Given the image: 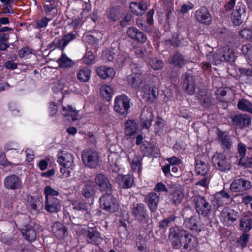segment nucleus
<instances>
[{"mask_svg": "<svg viewBox=\"0 0 252 252\" xmlns=\"http://www.w3.org/2000/svg\"><path fill=\"white\" fill-rule=\"evenodd\" d=\"M63 37L61 39H55L53 43L57 45V47L61 51V55L60 58L57 60V63L59 64V67H63Z\"/></svg>", "mask_w": 252, "mask_h": 252, "instance_id": "obj_48", "label": "nucleus"}, {"mask_svg": "<svg viewBox=\"0 0 252 252\" xmlns=\"http://www.w3.org/2000/svg\"><path fill=\"white\" fill-rule=\"evenodd\" d=\"M101 95L107 100H110L114 93L113 88L107 84L101 85L99 89Z\"/></svg>", "mask_w": 252, "mask_h": 252, "instance_id": "obj_33", "label": "nucleus"}, {"mask_svg": "<svg viewBox=\"0 0 252 252\" xmlns=\"http://www.w3.org/2000/svg\"><path fill=\"white\" fill-rule=\"evenodd\" d=\"M114 55V52H112L109 50H106L102 54V57L104 60L110 61L113 59Z\"/></svg>", "mask_w": 252, "mask_h": 252, "instance_id": "obj_63", "label": "nucleus"}, {"mask_svg": "<svg viewBox=\"0 0 252 252\" xmlns=\"http://www.w3.org/2000/svg\"><path fill=\"white\" fill-rule=\"evenodd\" d=\"M132 74L127 77V81L129 85L137 90H141L145 85L144 75L142 74L139 67L136 63L131 65Z\"/></svg>", "mask_w": 252, "mask_h": 252, "instance_id": "obj_1", "label": "nucleus"}, {"mask_svg": "<svg viewBox=\"0 0 252 252\" xmlns=\"http://www.w3.org/2000/svg\"><path fill=\"white\" fill-rule=\"evenodd\" d=\"M194 7V5L191 2H187L184 4L181 8V12L182 14H185Z\"/></svg>", "mask_w": 252, "mask_h": 252, "instance_id": "obj_62", "label": "nucleus"}, {"mask_svg": "<svg viewBox=\"0 0 252 252\" xmlns=\"http://www.w3.org/2000/svg\"><path fill=\"white\" fill-rule=\"evenodd\" d=\"M103 34L99 32H94L91 34H87L84 37V40L89 44L94 46L102 39Z\"/></svg>", "mask_w": 252, "mask_h": 252, "instance_id": "obj_25", "label": "nucleus"}, {"mask_svg": "<svg viewBox=\"0 0 252 252\" xmlns=\"http://www.w3.org/2000/svg\"><path fill=\"white\" fill-rule=\"evenodd\" d=\"M195 171L197 174L205 176L209 171V166L207 163L201 160L196 159Z\"/></svg>", "mask_w": 252, "mask_h": 252, "instance_id": "obj_30", "label": "nucleus"}, {"mask_svg": "<svg viewBox=\"0 0 252 252\" xmlns=\"http://www.w3.org/2000/svg\"><path fill=\"white\" fill-rule=\"evenodd\" d=\"M82 160L85 166L95 168L99 164V157L95 150L87 149L84 150L82 154Z\"/></svg>", "mask_w": 252, "mask_h": 252, "instance_id": "obj_2", "label": "nucleus"}, {"mask_svg": "<svg viewBox=\"0 0 252 252\" xmlns=\"http://www.w3.org/2000/svg\"><path fill=\"white\" fill-rule=\"evenodd\" d=\"M91 75V71L89 68H83L78 71L77 77L80 81L87 82L90 79Z\"/></svg>", "mask_w": 252, "mask_h": 252, "instance_id": "obj_40", "label": "nucleus"}, {"mask_svg": "<svg viewBox=\"0 0 252 252\" xmlns=\"http://www.w3.org/2000/svg\"><path fill=\"white\" fill-rule=\"evenodd\" d=\"M145 202L152 211H155L158 207L159 197L156 193H149L145 198Z\"/></svg>", "mask_w": 252, "mask_h": 252, "instance_id": "obj_19", "label": "nucleus"}, {"mask_svg": "<svg viewBox=\"0 0 252 252\" xmlns=\"http://www.w3.org/2000/svg\"><path fill=\"white\" fill-rule=\"evenodd\" d=\"M183 86L185 92L189 94L192 95L195 90V79L190 74H185Z\"/></svg>", "mask_w": 252, "mask_h": 252, "instance_id": "obj_17", "label": "nucleus"}, {"mask_svg": "<svg viewBox=\"0 0 252 252\" xmlns=\"http://www.w3.org/2000/svg\"><path fill=\"white\" fill-rule=\"evenodd\" d=\"M246 232H244L238 240V243L240 244L242 247H245L249 241V235Z\"/></svg>", "mask_w": 252, "mask_h": 252, "instance_id": "obj_54", "label": "nucleus"}, {"mask_svg": "<svg viewBox=\"0 0 252 252\" xmlns=\"http://www.w3.org/2000/svg\"><path fill=\"white\" fill-rule=\"evenodd\" d=\"M78 112L79 111L76 110L72 107H64V117L66 118V120L72 121L78 120L79 117Z\"/></svg>", "mask_w": 252, "mask_h": 252, "instance_id": "obj_34", "label": "nucleus"}, {"mask_svg": "<svg viewBox=\"0 0 252 252\" xmlns=\"http://www.w3.org/2000/svg\"><path fill=\"white\" fill-rule=\"evenodd\" d=\"M127 158L133 171L140 174L142 170V157L139 154L129 153Z\"/></svg>", "mask_w": 252, "mask_h": 252, "instance_id": "obj_12", "label": "nucleus"}, {"mask_svg": "<svg viewBox=\"0 0 252 252\" xmlns=\"http://www.w3.org/2000/svg\"><path fill=\"white\" fill-rule=\"evenodd\" d=\"M0 164L4 167L10 166L12 167L16 165V164L9 161L7 159L6 155L4 154H2L0 155Z\"/></svg>", "mask_w": 252, "mask_h": 252, "instance_id": "obj_55", "label": "nucleus"}, {"mask_svg": "<svg viewBox=\"0 0 252 252\" xmlns=\"http://www.w3.org/2000/svg\"><path fill=\"white\" fill-rule=\"evenodd\" d=\"M44 194L46 199L54 198L55 196L58 195L59 192L51 188V186H46L44 189Z\"/></svg>", "mask_w": 252, "mask_h": 252, "instance_id": "obj_50", "label": "nucleus"}, {"mask_svg": "<svg viewBox=\"0 0 252 252\" xmlns=\"http://www.w3.org/2000/svg\"><path fill=\"white\" fill-rule=\"evenodd\" d=\"M74 157L70 153L65 154L64 156V176H70L74 166Z\"/></svg>", "mask_w": 252, "mask_h": 252, "instance_id": "obj_18", "label": "nucleus"}, {"mask_svg": "<svg viewBox=\"0 0 252 252\" xmlns=\"http://www.w3.org/2000/svg\"><path fill=\"white\" fill-rule=\"evenodd\" d=\"M169 63L174 66L182 67L187 63V59L182 54L176 53L168 59Z\"/></svg>", "mask_w": 252, "mask_h": 252, "instance_id": "obj_28", "label": "nucleus"}, {"mask_svg": "<svg viewBox=\"0 0 252 252\" xmlns=\"http://www.w3.org/2000/svg\"><path fill=\"white\" fill-rule=\"evenodd\" d=\"M196 210L199 214L204 216H208L211 211V205L200 196H196L194 198Z\"/></svg>", "mask_w": 252, "mask_h": 252, "instance_id": "obj_9", "label": "nucleus"}, {"mask_svg": "<svg viewBox=\"0 0 252 252\" xmlns=\"http://www.w3.org/2000/svg\"><path fill=\"white\" fill-rule=\"evenodd\" d=\"M237 107L239 110L252 114V103L246 99L240 100L238 102Z\"/></svg>", "mask_w": 252, "mask_h": 252, "instance_id": "obj_43", "label": "nucleus"}, {"mask_svg": "<svg viewBox=\"0 0 252 252\" xmlns=\"http://www.w3.org/2000/svg\"><path fill=\"white\" fill-rule=\"evenodd\" d=\"M137 130V125L135 121L129 120L126 122L125 132L126 135H133Z\"/></svg>", "mask_w": 252, "mask_h": 252, "instance_id": "obj_35", "label": "nucleus"}, {"mask_svg": "<svg viewBox=\"0 0 252 252\" xmlns=\"http://www.w3.org/2000/svg\"><path fill=\"white\" fill-rule=\"evenodd\" d=\"M21 233L25 239L30 242L34 241L36 237L34 228L32 226L25 225L21 229Z\"/></svg>", "mask_w": 252, "mask_h": 252, "instance_id": "obj_24", "label": "nucleus"}, {"mask_svg": "<svg viewBox=\"0 0 252 252\" xmlns=\"http://www.w3.org/2000/svg\"><path fill=\"white\" fill-rule=\"evenodd\" d=\"M135 40L139 43H144L147 40V36L144 33L139 31Z\"/></svg>", "mask_w": 252, "mask_h": 252, "instance_id": "obj_64", "label": "nucleus"}, {"mask_svg": "<svg viewBox=\"0 0 252 252\" xmlns=\"http://www.w3.org/2000/svg\"><path fill=\"white\" fill-rule=\"evenodd\" d=\"M96 71L98 75L104 79H112L114 77L116 74L113 68L105 66L98 67L97 68Z\"/></svg>", "mask_w": 252, "mask_h": 252, "instance_id": "obj_20", "label": "nucleus"}, {"mask_svg": "<svg viewBox=\"0 0 252 252\" xmlns=\"http://www.w3.org/2000/svg\"><path fill=\"white\" fill-rule=\"evenodd\" d=\"M102 209L108 212H114L118 208L117 200L110 194H106L100 198Z\"/></svg>", "mask_w": 252, "mask_h": 252, "instance_id": "obj_8", "label": "nucleus"}, {"mask_svg": "<svg viewBox=\"0 0 252 252\" xmlns=\"http://www.w3.org/2000/svg\"><path fill=\"white\" fill-rule=\"evenodd\" d=\"M148 7L146 4H141L137 2H131L129 5L130 9L132 12L137 15L143 14Z\"/></svg>", "mask_w": 252, "mask_h": 252, "instance_id": "obj_31", "label": "nucleus"}, {"mask_svg": "<svg viewBox=\"0 0 252 252\" xmlns=\"http://www.w3.org/2000/svg\"><path fill=\"white\" fill-rule=\"evenodd\" d=\"M171 196L172 202L174 204L180 203L184 197L182 188L180 186L176 187L175 190Z\"/></svg>", "mask_w": 252, "mask_h": 252, "instance_id": "obj_39", "label": "nucleus"}, {"mask_svg": "<svg viewBox=\"0 0 252 252\" xmlns=\"http://www.w3.org/2000/svg\"><path fill=\"white\" fill-rule=\"evenodd\" d=\"M154 190L155 191L161 192H168V189L166 188L165 185H164L162 182H159L157 183L154 189Z\"/></svg>", "mask_w": 252, "mask_h": 252, "instance_id": "obj_60", "label": "nucleus"}, {"mask_svg": "<svg viewBox=\"0 0 252 252\" xmlns=\"http://www.w3.org/2000/svg\"><path fill=\"white\" fill-rule=\"evenodd\" d=\"M139 30L135 27H129L126 31L127 36L130 38L135 40Z\"/></svg>", "mask_w": 252, "mask_h": 252, "instance_id": "obj_57", "label": "nucleus"}, {"mask_svg": "<svg viewBox=\"0 0 252 252\" xmlns=\"http://www.w3.org/2000/svg\"><path fill=\"white\" fill-rule=\"evenodd\" d=\"M60 201L56 198L46 199L45 209L49 212H56L61 207Z\"/></svg>", "mask_w": 252, "mask_h": 252, "instance_id": "obj_27", "label": "nucleus"}, {"mask_svg": "<svg viewBox=\"0 0 252 252\" xmlns=\"http://www.w3.org/2000/svg\"><path fill=\"white\" fill-rule=\"evenodd\" d=\"M230 196L229 194L225 191H221L217 193L215 195V199L218 204V206L223 205L227 204L229 201Z\"/></svg>", "mask_w": 252, "mask_h": 252, "instance_id": "obj_36", "label": "nucleus"}, {"mask_svg": "<svg viewBox=\"0 0 252 252\" xmlns=\"http://www.w3.org/2000/svg\"><path fill=\"white\" fill-rule=\"evenodd\" d=\"M52 89L54 94H58L60 93L61 94V98L58 101H62L63 100V83L62 79L53 83Z\"/></svg>", "mask_w": 252, "mask_h": 252, "instance_id": "obj_42", "label": "nucleus"}, {"mask_svg": "<svg viewBox=\"0 0 252 252\" xmlns=\"http://www.w3.org/2000/svg\"><path fill=\"white\" fill-rule=\"evenodd\" d=\"M233 122L241 127L248 126L251 123L250 117L246 114L236 115L233 117Z\"/></svg>", "mask_w": 252, "mask_h": 252, "instance_id": "obj_23", "label": "nucleus"}, {"mask_svg": "<svg viewBox=\"0 0 252 252\" xmlns=\"http://www.w3.org/2000/svg\"><path fill=\"white\" fill-rule=\"evenodd\" d=\"M82 195L86 198H90L94 194V187L91 181H88L85 184L82 190Z\"/></svg>", "mask_w": 252, "mask_h": 252, "instance_id": "obj_45", "label": "nucleus"}, {"mask_svg": "<svg viewBox=\"0 0 252 252\" xmlns=\"http://www.w3.org/2000/svg\"><path fill=\"white\" fill-rule=\"evenodd\" d=\"M212 162L214 166L221 171H226L231 168L230 160L222 153H216L212 157Z\"/></svg>", "mask_w": 252, "mask_h": 252, "instance_id": "obj_4", "label": "nucleus"}, {"mask_svg": "<svg viewBox=\"0 0 252 252\" xmlns=\"http://www.w3.org/2000/svg\"><path fill=\"white\" fill-rule=\"evenodd\" d=\"M95 59V56L92 52L88 51L87 52L84 58V61L87 64H90L93 63Z\"/></svg>", "mask_w": 252, "mask_h": 252, "instance_id": "obj_56", "label": "nucleus"}, {"mask_svg": "<svg viewBox=\"0 0 252 252\" xmlns=\"http://www.w3.org/2000/svg\"><path fill=\"white\" fill-rule=\"evenodd\" d=\"M240 229L243 232H248L252 228V220L248 215L243 216L240 220Z\"/></svg>", "mask_w": 252, "mask_h": 252, "instance_id": "obj_32", "label": "nucleus"}, {"mask_svg": "<svg viewBox=\"0 0 252 252\" xmlns=\"http://www.w3.org/2000/svg\"><path fill=\"white\" fill-rule=\"evenodd\" d=\"M28 201L31 202L30 207L32 209L36 210L37 209V203L40 202V201L37 198L30 196L28 197Z\"/></svg>", "mask_w": 252, "mask_h": 252, "instance_id": "obj_59", "label": "nucleus"}, {"mask_svg": "<svg viewBox=\"0 0 252 252\" xmlns=\"http://www.w3.org/2000/svg\"><path fill=\"white\" fill-rule=\"evenodd\" d=\"M113 158H117V154H112L111 155L109 156V160L110 163L111 169L114 172H118L120 170V166L118 163H117V162H113V161H110L111 159H112Z\"/></svg>", "mask_w": 252, "mask_h": 252, "instance_id": "obj_53", "label": "nucleus"}, {"mask_svg": "<svg viewBox=\"0 0 252 252\" xmlns=\"http://www.w3.org/2000/svg\"><path fill=\"white\" fill-rule=\"evenodd\" d=\"M195 15L196 19L200 23L210 24L212 21V18L209 12L204 7H201L196 10Z\"/></svg>", "mask_w": 252, "mask_h": 252, "instance_id": "obj_14", "label": "nucleus"}, {"mask_svg": "<svg viewBox=\"0 0 252 252\" xmlns=\"http://www.w3.org/2000/svg\"><path fill=\"white\" fill-rule=\"evenodd\" d=\"M52 231L58 239L63 238V223L57 222L52 227Z\"/></svg>", "mask_w": 252, "mask_h": 252, "instance_id": "obj_44", "label": "nucleus"}, {"mask_svg": "<svg viewBox=\"0 0 252 252\" xmlns=\"http://www.w3.org/2000/svg\"><path fill=\"white\" fill-rule=\"evenodd\" d=\"M251 184L248 180L242 178L236 179L230 185V189L233 192L243 194L245 191L250 189Z\"/></svg>", "mask_w": 252, "mask_h": 252, "instance_id": "obj_7", "label": "nucleus"}, {"mask_svg": "<svg viewBox=\"0 0 252 252\" xmlns=\"http://www.w3.org/2000/svg\"><path fill=\"white\" fill-rule=\"evenodd\" d=\"M240 35L244 39L251 40L252 30L244 29L240 32Z\"/></svg>", "mask_w": 252, "mask_h": 252, "instance_id": "obj_58", "label": "nucleus"}, {"mask_svg": "<svg viewBox=\"0 0 252 252\" xmlns=\"http://www.w3.org/2000/svg\"><path fill=\"white\" fill-rule=\"evenodd\" d=\"M186 235V231L177 227L171 230L169 238L173 248L179 249L183 245L184 237Z\"/></svg>", "mask_w": 252, "mask_h": 252, "instance_id": "obj_6", "label": "nucleus"}, {"mask_svg": "<svg viewBox=\"0 0 252 252\" xmlns=\"http://www.w3.org/2000/svg\"><path fill=\"white\" fill-rule=\"evenodd\" d=\"M185 224L186 227L192 231L196 232L200 231V228L198 226L197 217H192L187 219L185 220Z\"/></svg>", "mask_w": 252, "mask_h": 252, "instance_id": "obj_38", "label": "nucleus"}, {"mask_svg": "<svg viewBox=\"0 0 252 252\" xmlns=\"http://www.w3.org/2000/svg\"><path fill=\"white\" fill-rule=\"evenodd\" d=\"M239 217V213L234 209L225 208L220 213V220L226 225H232Z\"/></svg>", "mask_w": 252, "mask_h": 252, "instance_id": "obj_5", "label": "nucleus"}, {"mask_svg": "<svg viewBox=\"0 0 252 252\" xmlns=\"http://www.w3.org/2000/svg\"><path fill=\"white\" fill-rule=\"evenodd\" d=\"M107 17L112 21H116L118 18V11L114 8H110L106 11Z\"/></svg>", "mask_w": 252, "mask_h": 252, "instance_id": "obj_51", "label": "nucleus"}, {"mask_svg": "<svg viewBox=\"0 0 252 252\" xmlns=\"http://www.w3.org/2000/svg\"><path fill=\"white\" fill-rule=\"evenodd\" d=\"M86 240L88 243L97 245L102 241V238L98 232L91 229L85 232Z\"/></svg>", "mask_w": 252, "mask_h": 252, "instance_id": "obj_21", "label": "nucleus"}, {"mask_svg": "<svg viewBox=\"0 0 252 252\" xmlns=\"http://www.w3.org/2000/svg\"><path fill=\"white\" fill-rule=\"evenodd\" d=\"M207 58L208 60L211 61L212 63H213L214 65H217V64H220L221 62L223 61L221 48L214 54L209 53L207 55Z\"/></svg>", "mask_w": 252, "mask_h": 252, "instance_id": "obj_37", "label": "nucleus"}, {"mask_svg": "<svg viewBox=\"0 0 252 252\" xmlns=\"http://www.w3.org/2000/svg\"><path fill=\"white\" fill-rule=\"evenodd\" d=\"M147 113V118H145L144 116L146 115L144 113L142 114L141 116V126L143 128H148L151 125V122L153 120L152 114L150 112H146Z\"/></svg>", "mask_w": 252, "mask_h": 252, "instance_id": "obj_47", "label": "nucleus"}, {"mask_svg": "<svg viewBox=\"0 0 252 252\" xmlns=\"http://www.w3.org/2000/svg\"><path fill=\"white\" fill-rule=\"evenodd\" d=\"M223 61L225 60L227 62H233L235 60V57L234 53L232 49H231L228 46H225L221 48Z\"/></svg>", "mask_w": 252, "mask_h": 252, "instance_id": "obj_41", "label": "nucleus"}, {"mask_svg": "<svg viewBox=\"0 0 252 252\" xmlns=\"http://www.w3.org/2000/svg\"><path fill=\"white\" fill-rule=\"evenodd\" d=\"M96 186L101 191L108 192L111 189V186L108 178L104 174H98L95 178Z\"/></svg>", "mask_w": 252, "mask_h": 252, "instance_id": "obj_13", "label": "nucleus"}, {"mask_svg": "<svg viewBox=\"0 0 252 252\" xmlns=\"http://www.w3.org/2000/svg\"><path fill=\"white\" fill-rule=\"evenodd\" d=\"M131 213L139 221H147L149 219L146 207L143 204L133 205Z\"/></svg>", "mask_w": 252, "mask_h": 252, "instance_id": "obj_11", "label": "nucleus"}, {"mask_svg": "<svg viewBox=\"0 0 252 252\" xmlns=\"http://www.w3.org/2000/svg\"><path fill=\"white\" fill-rule=\"evenodd\" d=\"M149 64L154 70H159L163 67L162 61L157 58H154L149 60Z\"/></svg>", "mask_w": 252, "mask_h": 252, "instance_id": "obj_49", "label": "nucleus"}, {"mask_svg": "<svg viewBox=\"0 0 252 252\" xmlns=\"http://www.w3.org/2000/svg\"><path fill=\"white\" fill-rule=\"evenodd\" d=\"M142 91V97L145 101L153 102L157 97L156 88L145 85L141 90Z\"/></svg>", "mask_w": 252, "mask_h": 252, "instance_id": "obj_15", "label": "nucleus"}, {"mask_svg": "<svg viewBox=\"0 0 252 252\" xmlns=\"http://www.w3.org/2000/svg\"><path fill=\"white\" fill-rule=\"evenodd\" d=\"M3 184L5 189L14 190L21 188L22 182L19 176L15 174H11L5 177Z\"/></svg>", "mask_w": 252, "mask_h": 252, "instance_id": "obj_10", "label": "nucleus"}, {"mask_svg": "<svg viewBox=\"0 0 252 252\" xmlns=\"http://www.w3.org/2000/svg\"><path fill=\"white\" fill-rule=\"evenodd\" d=\"M218 137L219 142L223 149H229L231 148L232 143L229 135L224 132L219 131Z\"/></svg>", "mask_w": 252, "mask_h": 252, "instance_id": "obj_26", "label": "nucleus"}, {"mask_svg": "<svg viewBox=\"0 0 252 252\" xmlns=\"http://www.w3.org/2000/svg\"><path fill=\"white\" fill-rule=\"evenodd\" d=\"M170 166H177L181 164L182 159L180 157L172 156L166 159Z\"/></svg>", "mask_w": 252, "mask_h": 252, "instance_id": "obj_52", "label": "nucleus"}, {"mask_svg": "<svg viewBox=\"0 0 252 252\" xmlns=\"http://www.w3.org/2000/svg\"><path fill=\"white\" fill-rule=\"evenodd\" d=\"M51 19V18H48L46 17H43L40 19H36L34 22L33 27L36 29L45 28Z\"/></svg>", "mask_w": 252, "mask_h": 252, "instance_id": "obj_46", "label": "nucleus"}, {"mask_svg": "<svg viewBox=\"0 0 252 252\" xmlns=\"http://www.w3.org/2000/svg\"><path fill=\"white\" fill-rule=\"evenodd\" d=\"M116 182L123 188H129L132 186L134 183L133 177L129 174H119L116 178Z\"/></svg>", "mask_w": 252, "mask_h": 252, "instance_id": "obj_16", "label": "nucleus"}, {"mask_svg": "<svg viewBox=\"0 0 252 252\" xmlns=\"http://www.w3.org/2000/svg\"><path fill=\"white\" fill-rule=\"evenodd\" d=\"M186 234L183 241V248L189 251L197 248L198 244L196 239L187 231Z\"/></svg>", "mask_w": 252, "mask_h": 252, "instance_id": "obj_22", "label": "nucleus"}, {"mask_svg": "<svg viewBox=\"0 0 252 252\" xmlns=\"http://www.w3.org/2000/svg\"><path fill=\"white\" fill-rule=\"evenodd\" d=\"M130 107V99L124 94L117 96L114 100V110L118 114L126 115Z\"/></svg>", "mask_w": 252, "mask_h": 252, "instance_id": "obj_3", "label": "nucleus"}, {"mask_svg": "<svg viewBox=\"0 0 252 252\" xmlns=\"http://www.w3.org/2000/svg\"><path fill=\"white\" fill-rule=\"evenodd\" d=\"M245 6L241 3H238L235 11L232 13L233 22L235 25H239L242 22L241 15L244 12Z\"/></svg>", "mask_w": 252, "mask_h": 252, "instance_id": "obj_29", "label": "nucleus"}, {"mask_svg": "<svg viewBox=\"0 0 252 252\" xmlns=\"http://www.w3.org/2000/svg\"><path fill=\"white\" fill-rule=\"evenodd\" d=\"M174 220L172 217L167 218L162 220L159 224V227L161 229H166L169 226V224Z\"/></svg>", "mask_w": 252, "mask_h": 252, "instance_id": "obj_61", "label": "nucleus"}]
</instances>
